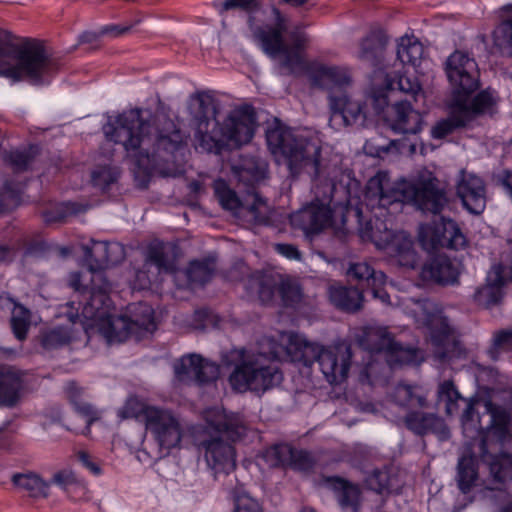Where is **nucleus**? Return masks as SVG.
I'll return each mask as SVG.
<instances>
[{
  "mask_svg": "<svg viewBox=\"0 0 512 512\" xmlns=\"http://www.w3.org/2000/svg\"><path fill=\"white\" fill-rule=\"evenodd\" d=\"M103 132L107 140L120 144L139 168L155 170L164 177L182 174L175 153L184 144V134L167 115L148 109H128L109 117Z\"/></svg>",
  "mask_w": 512,
  "mask_h": 512,
  "instance_id": "f257e3e1",
  "label": "nucleus"
},
{
  "mask_svg": "<svg viewBox=\"0 0 512 512\" xmlns=\"http://www.w3.org/2000/svg\"><path fill=\"white\" fill-rule=\"evenodd\" d=\"M268 146L275 155L284 158L290 175L297 178L307 174L321 203L312 202L290 216V223L308 237L319 234L331 224L332 211L328 205L335 191L339 169L322 155L316 141L288 127H275L267 132Z\"/></svg>",
  "mask_w": 512,
  "mask_h": 512,
  "instance_id": "f03ea898",
  "label": "nucleus"
},
{
  "mask_svg": "<svg viewBox=\"0 0 512 512\" xmlns=\"http://www.w3.org/2000/svg\"><path fill=\"white\" fill-rule=\"evenodd\" d=\"M364 201L371 211L380 210L376 217H384L383 211L402 204L412 206L424 215H440L449 205L447 186L428 169L419 170L410 179L391 183L387 173L379 172L369 179ZM379 222L376 220L375 224Z\"/></svg>",
  "mask_w": 512,
  "mask_h": 512,
  "instance_id": "7ed1b4c3",
  "label": "nucleus"
},
{
  "mask_svg": "<svg viewBox=\"0 0 512 512\" xmlns=\"http://www.w3.org/2000/svg\"><path fill=\"white\" fill-rule=\"evenodd\" d=\"M189 112L195 127V140L203 151L218 154L224 145L239 147L253 138L256 117L251 106L233 110L220 125L216 120L214 98L206 92H198L190 98Z\"/></svg>",
  "mask_w": 512,
  "mask_h": 512,
  "instance_id": "20e7f679",
  "label": "nucleus"
},
{
  "mask_svg": "<svg viewBox=\"0 0 512 512\" xmlns=\"http://www.w3.org/2000/svg\"><path fill=\"white\" fill-rule=\"evenodd\" d=\"M247 431L243 418L236 413L216 411L209 414L206 424L197 428L194 444L203 454L204 460L215 480L226 477L236 468V452L232 445Z\"/></svg>",
  "mask_w": 512,
  "mask_h": 512,
  "instance_id": "39448f33",
  "label": "nucleus"
},
{
  "mask_svg": "<svg viewBox=\"0 0 512 512\" xmlns=\"http://www.w3.org/2000/svg\"><path fill=\"white\" fill-rule=\"evenodd\" d=\"M485 410L490 416L489 425L483 427L476 418L474 404L469 401L461 416V423L464 434L474 439L480 436L478 449L483 463L489 467L490 475L494 482L505 483L512 480V454L502 452L498 455L490 453L489 447L497 445L508 432L510 421L509 412L502 406L493 403L491 400L484 402Z\"/></svg>",
  "mask_w": 512,
  "mask_h": 512,
  "instance_id": "423d86ee",
  "label": "nucleus"
},
{
  "mask_svg": "<svg viewBox=\"0 0 512 512\" xmlns=\"http://www.w3.org/2000/svg\"><path fill=\"white\" fill-rule=\"evenodd\" d=\"M273 24H260L252 14L248 17V27L253 40L270 58L275 59L282 55L279 62L280 74L290 75L303 68V59L300 51L305 49L308 42L307 35L302 32L291 34L292 47L284 40L288 30V18L281 13L275 5L271 6Z\"/></svg>",
  "mask_w": 512,
  "mask_h": 512,
  "instance_id": "0eeeda50",
  "label": "nucleus"
},
{
  "mask_svg": "<svg viewBox=\"0 0 512 512\" xmlns=\"http://www.w3.org/2000/svg\"><path fill=\"white\" fill-rule=\"evenodd\" d=\"M58 69L59 62L47 54L40 42L29 40L14 45L0 39V75L39 85Z\"/></svg>",
  "mask_w": 512,
  "mask_h": 512,
  "instance_id": "6e6552de",
  "label": "nucleus"
},
{
  "mask_svg": "<svg viewBox=\"0 0 512 512\" xmlns=\"http://www.w3.org/2000/svg\"><path fill=\"white\" fill-rule=\"evenodd\" d=\"M234 369L229 376L231 387L238 392H265L277 385L283 375L274 363V354L238 350Z\"/></svg>",
  "mask_w": 512,
  "mask_h": 512,
  "instance_id": "1a4fd4ad",
  "label": "nucleus"
},
{
  "mask_svg": "<svg viewBox=\"0 0 512 512\" xmlns=\"http://www.w3.org/2000/svg\"><path fill=\"white\" fill-rule=\"evenodd\" d=\"M129 310L131 317L109 314L96 324L98 331L109 344L122 343L130 336L139 339L156 329L151 306L137 303L130 306Z\"/></svg>",
  "mask_w": 512,
  "mask_h": 512,
  "instance_id": "9d476101",
  "label": "nucleus"
},
{
  "mask_svg": "<svg viewBox=\"0 0 512 512\" xmlns=\"http://www.w3.org/2000/svg\"><path fill=\"white\" fill-rule=\"evenodd\" d=\"M444 70L452 87V99L464 98L468 103L469 96L479 87V70L474 58L456 50L446 59Z\"/></svg>",
  "mask_w": 512,
  "mask_h": 512,
  "instance_id": "9b49d317",
  "label": "nucleus"
},
{
  "mask_svg": "<svg viewBox=\"0 0 512 512\" xmlns=\"http://www.w3.org/2000/svg\"><path fill=\"white\" fill-rule=\"evenodd\" d=\"M145 426L166 454L180 444L184 435V427L179 417L171 410L161 407L146 409Z\"/></svg>",
  "mask_w": 512,
  "mask_h": 512,
  "instance_id": "f8f14e48",
  "label": "nucleus"
},
{
  "mask_svg": "<svg viewBox=\"0 0 512 512\" xmlns=\"http://www.w3.org/2000/svg\"><path fill=\"white\" fill-rule=\"evenodd\" d=\"M363 239L374 242L385 249L392 260L399 266L413 269L417 263V254L413 248L412 239L405 234L393 235L385 227L384 238L378 236V231L373 228L372 220H369L364 228L360 229Z\"/></svg>",
  "mask_w": 512,
  "mask_h": 512,
  "instance_id": "ddd939ff",
  "label": "nucleus"
},
{
  "mask_svg": "<svg viewBox=\"0 0 512 512\" xmlns=\"http://www.w3.org/2000/svg\"><path fill=\"white\" fill-rule=\"evenodd\" d=\"M368 348L372 352H385L388 364L394 368L401 365H417L423 361L422 353L412 346H404L394 340L386 329L378 328L367 334Z\"/></svg>",
  "mask_w": 512,
  "mask_h": 512,
  "instance_id": "4468645a",
  "label": "nucleus"
},
{
  "mask_svg": "<svg viewBox=\"0 0 512 512\" xmlns=\"http://www.w3.org/2000/svg\"><path fill=\"white\" fill-rule=\"evenodd\" d=\"M213 189L215 196L224 209L233 212L235 215L247 217L254 224H269V207L258 195H254L253 202L245 206L241 203L237 193L229 187L225 180H215Z\"/></svg>",
  "mask_w": 512,
  "mask_h": 512,
  "instance_id": "2eb2a0df",
  "label": "nucleus"
},
{
  "mask_svg": "<svg viewBox=\"0 0 512 512\" xmlns=\"http://www.w3.org/2000/svg\"><path fill=\"white\" fill-rule=\"evenodd\" d=\"M329 102L330 126L340 129L348 126L364 127L367 121L366 104L349 93L333 96Z\"/></svg>",
  "mask_w": 512,
  "mask_h": 512,
  "instance_id": "dca6fc26",
  "label": "nucleus"
},
{
  "mask_svg": "<svg viewBox=\"0 0 512 512\" xmlns=\"http://www.w3.org/2000/svg\"><path fill=\"white\" fill-rule=\"evenodd\" d=\"M90 289L86 293L88 298L85 300L82 308V316L94 322L99 321L109 315L111 300L109 293L112 289L111 283L107 280L103 272L90 275Z\"/></svg>",
  "mask_w": 512,
  "mask_h": 512,
  "instance_id": "f3484780",
  "label": "nucleus"
},
{
  "mask_svg": "<svg viewBox=\"0 0 512 512\" xmlns=\"http://www.w3.org/2000/svg\"><path fill=\"white\" fill-rule=\"evenodd\" d=\"M351 357V348L346 343L323 348L318 363L330 384L341 383L347 378Z\"/></svg>",
  "mask_w": 512,
  "mask_h": 512,
  "instance_id": "a211bd4d",
  "label": "nucleus"
},
{
  "mask_svg": "<svg viewBox=\"0 0 512 512\" xmlns=\"http://www.w3.org/2000/svg\"><path fill=\"white\" fill-rule=\"evenodd\" d=\"M456 194L469 213L480 215L485 210L486 185L481 177L461 170L456 183Z\"/></svg>",
  "mask_w": 512,
  "mask_h": 512,
  "instance_id": "6ab92c4d",
  "label": "nucleus"
},
{
  "mask_svg": "<svg viewBox=\"0 0 512 512\" xmlns=\"http://www.w3.org/2000/svg\"><path fill=\"white\" fill-rule=\"evenodd\" d=\"M385 122L397 134H417L422 129L423 118L410 102L399 101L388 108Z\"/></svg>",
  "mask_w": 512,
  "mask_h": 512,
  "instance_id": "aec40b11",
  "label": "nucleus"
},
{
  "mask_svg": "<svg viewBox=\"0 0 512 512\" xmlns=\"http://www.w3.org/2000/svg\"><path fill=\"white\" fill-rule=\"evenodd\" d=\"M174 372L181 381L195 379L207 383L217 379L219 367L216 363L204 359L199 354H189L174 364Z\"/></svg>",
  "mask_w": 512,
  "mask_h": 512,
  "instance_id": "412c9836",
  "label": "nucleus"
},
{
  "mask_svg": "<svg viewBox=\"0 0 512 512\" xmlns=\"http://www.w3.org/2000/svg\"><path fill=\"white\" fill-rule=\"evenodd\" d=\"M477 445V440L471 439L458 459L455 480L463 494L471 492L479 479L477 458L481 456Z\"/></svg>",
  "mask_w": 512,
  "mask_h": 512,
  "instance_id": "4be33fe9",
  "label": "nucleus"
},
{
  "mask_svg": "<svg viewBox=\"0 0 512 512\" xmlns=\"http://www.w3.org/2000/svg\"><path fill=\"white\" fill-rule=\"evenodd\" d=\"M85 255L92 275L122 262L125 258V249L118 242L97 241L93 242L91 248L86 249Z\"/></svg>",
  "mask_w": 512,
  "mask_h": 512,
  "instance_id": "5701e85b",
  "label": "nucleus"
},
{
  "mask_svg": "<svg viewBox=\"0 0 512 512\" xmlns=\"http://www.w3.org/2000/svg\"><path fill=\"white\" fill-rule=\"evenodd\" d=\"M314 84L327 91L328 101L333 96H340L348 92L352 84V77L348 69L338 66H320L314 71Z\"/></svg>",
  "mask_w": 512,
  "mask_h": 512,
  "instance_id": "b1692460",
  "label": "nucleus"
},
{
  "mask_svg": "<svg viewBox=\"0 0 512 512\" xmlns=\"http://www.w3.org/2000/svg\"><path fill=\"white\" fill-rule=\"evenodd\" d=\"M430 341L435 346V355L438 359L444 360L456 346V340L447 319L439 314H431L425 322Z\"/></svg>",
  "mask_w": 512,
  "mask_h": 512,
  "instance_id": "393cba45",
  "label": "nucleus"
},
{
  "mask_svg": "<svg viewBox=\"0 0 512 512\" xmlns=\"http://www.w3.org/2000/svg\"><path fill=\"white\" fill-rule=\"evenodd\" d=\"M460 274V264L441 255L427 262L421 271L424 280L432 281L441 286L458 284Z\"/></svg>",
  "mask_w": 512,
  "mask_h": 512,
  "instance_id": "a878e982",
  "label": "nucleus"
},
{
  "mask_svg": "<svg viewBox=\"0 0 512 512\" xmlns=\"http://www.w3.org/2000/svg\"><path fill=\"white\" fill-rule=\"evenodd\" d=\"M504 270L502 264H495L491 267L487 273L485 284L478 287L473 295V299L478 305L490 308L501 302L503 287L506 284Z\"/></svg>",
  "mask_w": 512,
  "mask_h": 512,
  "instance_id": "bb28decb",
  "label": "nucleus"
},
{
  "mask_svg": "<svg viewBox=\"0 0 512 512\" xmlns=\"http://www.w3.org/2000/svg\"><path fill=\"white\" fill-rule=\"evenodd\" d=\"M472 121L471 111L464 98L452 99L447 118L438 121L431 129L434 139H443L460 128L466 127Z\"/></svg>",
  "mask_w": 512,
  "mask_h": 512,
  "instance_id": "cd10ccee",
  "label": "nucleus"
},
{
  "mask_svg": "<svg viewBox=\"0 0 512 512\" xmlns=\"http://www.w3.org/2000/svg\"><path fill=\"white\" fill-rule=\"evenodd\" d=\"M405 427L414 434L423 436L434 433L441 438L449 436V430L444 420L434 413H426L415 409L408 411L402 419Z\"/></svg>",
  "mask_w": 512,
  "mask_h": 512,
  "instance_id": "c85d7f7f",
  "label": "nucleus"
},
{
  "mask_svg": "<svg viewBox=\"0 0 512 512\" xmlns=\"http://www.w3.org/2000/svg\"><path fill=\"white\" fill-rule=\"evenodd\" d=\"M267 172V162L256 156H241L239 162L232 166L234 178L248 189L262 182Z\"/></svg>",
  "mask_w": 512,
  "mask_h": 512,
  "instance_id": "c756f323",
  "label": "nucleus"
},
{
  "mask_svg": "<svg viewBox=\"0 0 512 512\" xmlns=\"http://www.w3.org/2000/svg\"><path fill=\"white\" fill-rule=\"evenodd\" d=\"M388 37L382 29H372L359 44L358 59L371 67H378L384 59Z\"/></svg>",
  "mask_w": 512,
  "mask_h": 512,
  "instance_id": "7c9ffc66",
  "label": "nucleus"
},
{
  "mask_svg": "<svg viewBox=\"0 0 512 512\" xmlns=\"http://www.w3.org/2000/svg\"><path fill=\"white\" fill-rule=\"evenodd\" d=\"M330 303L340 311L357 313L364 305L363 291L353 286L332 284L327 290Z\"/></svg>",
  "mask_w": 512,
  "mask_h": 512,
  "instance_id": "2f4dec72",
  "label": "nucleus"
},
{
  "mask_svg": "<svg viewBox=\"0 0 512 512\" xmlns=\"http://www.w3.org/2000/svg\"><path fill=\"white\" fill-rule=\"evenodd\" d=\"M428 393L419 385L397 384L391 394L392 401L399 407L411 411L428 407Z\"/></svg>",
  "mask_w": 512,
  "mask_h": 512,
  "instance_id": "473e14b6",
  "label": "nucleus"
},
{
  "mask_svg": "<svg viewBox=\"0 0 512 512\" xmlns=\"http://www.w3.org/2000/svg\"><path fill=\"white\" fill-rule=\"evenodd\" d=\"M322 350L323 347L310 343L297 335L290 336L286 347L290 360L295 363H301L306 367L311 366L315 361L318 362Z\"/></svg>",
  "mask_w": 512,
  "mask_h": 512,
  "instance_id": "72a5a7b5",
  "label": "nucleus"
},
{
  "mask_svg": "<svg viewBox=\"0 0 512 512\" xmlns=\"http://www.w3.org/2000/svg\"><path fill=\"white\" fill-rule=\"evenodd\" d=\"M22 388L18 371L9 366H0V406L13 407Z\"/></svg>",
  "mask_w": 512,
  "mask_h": 512,
  "instance_id": "f704fd0d",
  "label": "nucleus"
},
{
  "mask_svg": "<svg viewBox=\"0 0 512 512\" xmlns=\"http://www.w3.org/2000/svg\"><path fill=\"white\" fill-rule=\"evenodd\" d=\"M280 276L272 273L255 272L248 280V288L256 293L262 303L273 300L275 291H278Z\"/></svg>",
  "mask_w": 512,
  "mask_h": 512,
  "instance_id": "c9c22d12",
  "label": "nucleus"
},
{
  "mask_svg": "<svg viewBox=\"0 0 512 512\" xmlns=\"http://www.w3.org/2000/svg\"><path fill=\"white\" fill-rule=\"evenodd\" d=\"M323 483L337 494L342 507H351L356 504L360 493L357 485L338 476L323 477Z\"/></svg>",
  "mask_w": 512,
  "mask_h": 512,
  "instance_id": "e433bc0d",
  "label": "nucleus"
},
{
  "mask_svg": "<svg viewBox=\"0 0 512 512\" xmlns=\"http://www.w3.org/2000/svg\"><path fill=\"white\" fill-rule=\"evenodd\" d=\"M347 276L357 282H366L368 286L384 285L386 275L376 271L367 262H352L346 272Z\"/></svg>",
  "mask_w": 512,
  "mask_h": 512,
  "instance_id": "4c0bfd02",
  "label": "nucleus"
},
{
  "mask_svg": "<svg viewBox=\"0 0 512 512\" xmlns=\"http://www.w3.org/2000/svg\"><path fill=\"white\" fill-rule=\"evenodd\" d=\"M12 480L18 488L26 491L30 497L46 498L49 494V484L36 474H16Z\"/></svg>",
  "mask_w": 512,
  "mask_h": 512,
  "instance_id": "58836bf2",
  "label": "nucleus"
},
{
  "mask_svg": "<svg viewBox=\"0 0 512 512\" xmlns=\"http://www.w3.org/2000/svg\"><path fill=\"white\" fill-rule=\"evenodd\" d=\"M439 401L445 403V412L448 416L456 414L459 410V401H465L466 405L471 399L462 397L452 380H445L439 384L437 389Z\"/></svg>",
  "mask_w": 512,
  "mask_h": 512,
  "instance_id": "ea45409f",
  "label": "nucleus"
},
{
  "mask_svg": "<svg viewBox=\"0 0 512 512\" xmlns=\"http://www.w3.org/2000/svg\"><path fill=\"white\" fill-rule=\"evenodd\" d=\"M447 219H442L441 223L433 225H424L419 232V241L423 248L432 251L439 247H445V232Z\"/></svg>",
  "mask_w": 512,
  "mask_h": 512,
  "instance_id": "a19ab883",
  "label": "nucleus"
},
{
  "mask_svg": "<svg viewBox=\"0 0 512 512\" xmlns=\"http://www.w3.org/2000/svg\"><path fill=\"white\" fill-rule=\"evenodd\" d=\"M423 55L422 44L413 37H401L397 46V58L404 65L415 66Z\"/></svg>",
  "mask_w": 512,
  "mask_h": 512,
  "instance_id": "79ce46f5",
  "label": "nucleus"
},
{
  "mask_svg": "<svg viewBox=\"0 0 512 512\" xmlns=\"http://www.w3.org/2000/svg\"><path fill=\"white\" fill-rule=\"evenodd\" d=\"M32 322V314L29 309L21 304H14L11 311L10 325L17 340L24 341Z\"/></svg>",
  "mask_w": 512,
  "mask_h": 512,
  "instance_id": "37998d69",
  "label": "nucleus"
},
{
  "mask_svg": "<svg viewBox=\"0 0 512 512\" xmlns=\"http://www.w3.org/2000/svg\"><path fill=\"white\" fill-rule=\"evenodd\" d=\"M278 292L286 307H295L299 305L304 298L303 290L299 282L290 277H281L279 281Z\"/></svg>",
  "mask_w": 512,
  "mask_h": 512,
  "instance_id": "c03bdc74",
  "label": "nucleus"
},
{
  "mask_svg": "<svg viewBox=\"0 0 512 512\" xmlns=\"http://www.w3.org/2000/svg\"><path fill=\"white\" fill-rule=\"evenodd\" d=\"M87 206L66 202L43 212V219L46 223H58L65 221L68 217L86 211Z\"/></svg>",
  "mask_w": 512,
  "mask_h": 512,
  "instance_id": "a18cd8bd",
  "label": "nucleus"
},
{
  "mask_svg": "<svg viewBox=\"0 0 512 512\" xmlns=\"http://www.w3.org/2000/svg\"><path fill=\"white\" fill-rule=\"evenodd\" d=\"M215 271L214 263L209 260L190 262L186 276L191 284L203 285L210 281Z\"/></svg>",
  "mask_w": 512,
  "mask_h": 512,
  "instance_id": "49530a36",
  "label": "nucleus"
},
{
  "mask_svg": "<svg viewBox=\"0 0 512 512\" xmlns=\"http://www.w3.org/2000/svg\"><path fill=\"white\" fill-rule=\"evenodd\" d=\"M35 151L31 147L27 150H15L6 155V162L15 173L27 171L35 158Z\"/></svg>",
  "mask_w": 512,
  "mask_h": 512,
  "instance_id": "de8ad7c7",
  "label": "nucleus"
},
{
  "mask_svg": "<svg viewBox=\"0 0 512 512\" xmlns=\"http://www.w3.org/2000/svg\"><path fill=\"white\" fill-rule=\"evenodd\" d=\"M71 341V336L67 329L56 327L45 331L41 335V344L45 349L53 350L61 348Z\"/></svg>",
  "mask_w": 512,
  "mask_h": 512,
  "instance_id": "09e8293b",
  "label": "nucleus"
},
{
  "mask_svg": "<svg viewBox=\"0 0 512 512\" xmlns=\"http://www.w3.org/2000/svg\"><path fill=\"white\" fill-rule=\"evenodd\" d=\"M444 231H446V242H444L445 248L459 250L466 247L467 239L455 221L447 219Z\"/></svg>",
  "mask_w": 512,
  "mask_h": 512,
  "instance_id": "8fccbe9b",
  "label": "nucleus"
},
{
  "mask_svg": "<svg viewBox=\"0 0 512 512\" xmlns=\"http://www.w3.org/2000/svg\"><path fill=\"white\" fill-rule=\"evenodd\" d=\"M147 260L155 265L160 272H171L173 270V261L165 251L162 244L151 246L148 250Z\"/></svg>",
  "mask_w": 512,
  "mask_h": 512,
  "instance_id": "3c124183",
  "label": "nucleus"
},
{
  "mask_svg": "<svg viewBox=\"0 0 512 512\" xmlns=\"http://www.w3.org/2000/svg\"><path fill=\"white\" fill-rule=\"evenodd\" d=\"M119 171L115 167L103 166L92 172L91 180L95 187L106 190L111 184L117 181Z\"/></svg>",
  "mask_w": 512,
  "mask_h": 512,
  "instance_id": "603ef678",
  "label": "nucleus"
},
{
  "mask_svg": "<svg viewBox=\"0 0 512 512\" xmlns=\"http://www.w3.org/2000/svg\"><path fill=\"white\" fill-rule=\"evenodd\" d=\"M23 184L6 182L0 195L1 205L4 209H13L20 204Z\"/></svg>",
  "mask_w": 512,
  "mask_h": 512,
  "instance_id": "864d4df0",
  "label": "nucleus"
},
{
  "mask_svg": "<svg viewBox=\"0 0 512 512\" xmlns=\"http://www.w3.org/2000/svg\"><path fill=\"white\" fill-rule=\"evenodd\" d=\"M512 350V328L499 330L494 334L492 347L489 354L492 359L497 360L501 352Z\"/></svg>",
  "mask_w": 512,
  "mask_h": 512,
  "instance_id": "5fc2aeb1",
  "label": "nucleus"
},
{
  "mask_svg": "<svg viewBox=\"0 0 512 512\" xmlns=\"http://www.w3.org/2000/svg\"><path fill=\"white\" fill-rule=\"evenodd\" d=\"M366 486L368 489L384 494L392 491L389 474L384 470H375L366 478Z\"/></svg>",
  "mask_w": 512,
  "mask_h": 512,
  "instance_id": "6e6d98bb",
  "label": "nucleus"
},
{
  "mask_svg": "<svg viewBox=\"0 0 512 512\" xmlns=\"http://www.w3.org/2000/svg\"><path fill=\"white\" fill-rule=\"evenodd\" d=\"M74 409L82 417L86 419V427L82 432L84 435L90 433L91 425L100 419V412L91 404L84 402L82 399L74 401Z\"/></svg>",
  "mask_w": 512,
  "mask_h": 512,
  "instance_id": "4d7b16f0",
  "label": "nucleus"
},
{
  "mask_svg": "<svg viewBox=\"0 0 512 512\" xmlns=\"http://www.w3.org/2000/svg\"><path fill=\"white\" fill-rule=\"evenodd\" d=\"M495 104L493 95L488 91L484 90L478 93L472 100L471 105L468 104V109L472 114V121L477 114L483 113L489 110Z\"/></svg>",
  "mask_w": 512,
  "mask_h": 512,
  "instance_id": "13d9d810",
  "label": "nucleus"
},
{
  "mask_svg": "<svg viewBox=\"0 0 512 512\" xmlns=\"http://www.w3.org/2000/svg\"><path fill=\"white\" fill-rule=\"evenodd\" d=\"M156 407L157 406L146 405L136 398H130L127 400L124 407L120 410L119 415L123 419L142 417L143 420L145 421L146 409Z\"/></svg>",
  "mask_w": 512,
  "mask_h": 512,
  "instance_id": "bf43d9fd",
  "label": "nucleus"
},
{
  "mask_svg": "<svg viewBox=\"0 0 512 512\" xmlns=\"http://www.w3.org/2000/svg\"><path fill=\"white\" fill-rule=\"evenodd\" d=\"M234 502V512H263L258 501L246 493L238 494Z\"/></svg>",
  "mask_w": 512,
  "mask_h": 512,
  "instance_id": "052dcab7",
  "label": "nucleus"
},
{
  "mask_svg": "<svg viewBox=\"0 0 512 512\" xmlns=\"http://www.w3.org/2000/svg\"><path fill=\"white\" fill-rule=\"evenodd\" d=\"M260 6L259 0H224L220 7V12H226L233 9H241L248 13L258 9Z\"/></svg>",
  "mask_w": 512,
  "mask_h": 512,
  "instance_id": "680f3d73",
  "label": "nucleus"
},
{
  "mask_svg": "<svg viewBox=\"0 0 512 512\" xmlns=\"http://www.w3.org/2000/svg\"><path fill=\"white\" fill-rule=\"evenodd\" d=\"M293 452L294 449L290 445H275L271 450V454L275 458V465L290 466L293 460Z\"/></svg>",
  "mask_w": 512,
  "mask_h": 512,
  "instance_id": "e2e57ef3",
  "label": "nucleus"
},
{
  "mask_svg": "<svg viewBox=\"0 0 512 512\" xmlns=\"http://www.w3.org/2000/svg\"><path fill=\"white\" fill-rule=\"evenodd\" d=\"M507 494L508 493H506L505 491H503L501 489L485 486L476 492L474 499L482 500V501H489L493 504H496V503H498V500L500 498H505V501H506Z\"/></svg>",
  "mask_w": 512,
  "mask_h": 512,
  "instance_id": "0e129e2a",
  "label": "nucleus"
},
{
  "mask_svg": "<svg viewBox=\"0 0 512 512\" xmlns=\"http://www.w3.org/2000/svg\"><path fill=\"white\" fill-rule=\"evenodd\" d=\"M314 460L310 453L306 451H297L293 452V460L290 463V466L299 469V470H309L313 467Z\"/></svg>",
  "mask_w": 512,
  "mask_h": 512,
  "instance_id": "69168bd1",
  "label": "nucleus"
},
{
  "mask_svg": "<svg viewBox=\"0 0 512 512\" xmlns=\"http://www.w3.org/2000/svg\"><path fill=\"white\" fill-rule=\"evenodd\" d=\"M399 89L407 94H411L416 97L421 91V87L416 79H412L407 76H400L398 80Z\"/></svg>",
  "mask_w": 512,
  "mask_h": 512,
  "instance_id": "338daca9",
  "label": "nucleus"
},
{
  "mask_svg": "<svg viewBox=\"0 0 512 512\" xmlns=\"http://www.w3.org/2000/svg\"><path fill=\"white\" fill-rule=\"evenodd\" d=\"M276 251L291 260H299L301 258V253L298 248L293 244H277L275 246Z\"/></svg>",
  "mask_w": 512,
  "mask_h": 512,
  "instance_id": "774afa93",
  "label": "nucleus"
}]
</instances>
